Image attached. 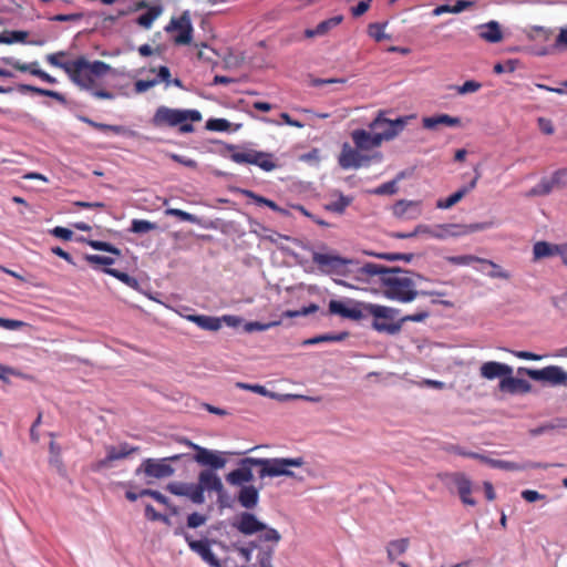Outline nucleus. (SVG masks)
I'll return each instance as SVG.
<instances>
[{"label": "nucleus", "mask_w": 567, "mask_h": 567, "mask_svg": "<svg viewBox=\"0 0 567 567\" xmlns=\"http://www.w3.org/2000/svg\"><path fill=\"white\" fill-rule=\"evenodd\" d=\"M230 526L244 536H257L234 551L239 556L243 567H274L272 558L281 540V534L276 528L268 526L252 512L235 514Z\"/></svg>", "instance_id": "1"}, {"label": "nucleus", "mask_w": 567, "mask_h": 567, "mask_svg": "<svg viewBox=\"0 0 567 567\" xmlns=\"http://www.w3.org/2000/svg\"><path fill=\"white\" fill-rule=\"evenodd\" d=\"M379 271L375 276L380 278L383 286L384 295L391 300L400 302H411L416 296H445L440 291H416L413 275L408 270L400 268H386L378 264Z\"/></svg>", "instance_id": "2"}, {"label": "nucleus", "mask_w": 567, "mask_h": 567, "mask_svg": "<svg viewBox=\"0 0 567 567\" xmlns=\"http://www.w3.org/2000/svg\"><path fill=\"white\" fill-rule=\"evenodd\" d=\"M378 271V264L365 262L361 265L354 259L343 258L338 266V270L333 274V280L340 286L355 288L357 284H368Z\"/></svg>", "instance_id": "3"}, {"label": "nucleus", "mask_w": 567, "mask_h": 567, "mask_svg": "<svg viewBox=\"0 0 567 567\" xmlns=\"http://www.w3.org/2000/svg\"><path fill=\"white\" fill-rule=\"evenodd\" d=\"M215 144H219L218 152L221 155L237 164L256 165L265 172H270L276 168L274 156L270 153L257 151L245 145H228L217 141H215Z\"/></svg>", "instance_id": "4"}, {"label": "nucleus", "mask_w": 567, "mask_h": 567, "mask_svg": "<svg viewBox=\"0 0 567 567\" xmlns=\"http://www.w3.org/2000/svg\"><path fill=\"white\" fill-rule=\"evenodd\" d=\"M200 120L202 114L197 110H179L159 106L152 117V124L155 127L178 126L179 133L186 134L194 131V126L190 122H199Z\"/></svg>", "instance_id": "5"}, {"label": "nucleus", "mask_w": 567, "mask_h": 567, "mask_svg": "<svg viewBox=\"0 0 567 567\" xmlns=\"http://www.w3.org/2000/svg\"><path fill=\"white\" fill-rule=\"evenodd\" d=\"M166 489L173 495L187 497L194 504H203L205 492L213 491V468L202 471L197 483L172 482Z\"/></svg>", "instance_id": "6"}, {"label": "nucleus", "mask_w": 567, "mask_h": 567, "mask_svg": "<svg viewBox=\"0 0 567 567\" xmlns=\"http://www.w3.org/2000/svg\"><path fill=\"white\" fill-rule=\"evenodd\" d=\"M363 313L364 319L373 318L372 327L378 332L395 334L401 330V319L396 320L399 310L394 308L365 302Z\"/></svg>", "instance_id": "7"}, {"label": "nucleus", "mask_w": 567, "mask_h": 567, "mask_svg": "<svg viewBox=\"0 0 567 567\" xmlns=\"http://www.w3.org/2000/svg\"><path fill=\"white\" fill-rule=\"evenodd\" d=\"M260 467L258 475L260 478L288 476L296 478V475L290 467H301L305 464L302 457H274V458H257L254 461Z\"/></svg>", "instance_id": "8"}, {"label": "nucleus", "mask_w": 567, "mask_h": 567, "mask_svg": "<svg viewBox=\"0 0 567 567\" xmlns=\"http://www.w3.org/2000/svg\"><path fill=\"white\" fill-rule=\"evenodd\" d=\"M111 65L103 61H87L84 56L75 60V79L74 84L83 90H92L94 80L92 75L101 78L111 71Z\"/></svg>", "instance_id": "9"}, {"label": "nucleus", "mask_w": 567, "mask_h": 567, "mask_svg": "<svg viewBox=\"0 0 567 567\" xmlns=\"http://www.w3.org/2000/svg\"><path fill=\"white\" fill-rule=\"evenodd\" d=\"M185 454L183 453L163 458H145L135 470V475L144 474L146 477L157 480L171 477L175 473L171 463L182 460Z\"/></svg>", "instance_id": "10"}, {"label": "nucleus", "mask_w": 567, "mask_h": 567, "mask_svg": "<svg viewBox=\"0 0 567 567\" xmlns=\"http://www.w3.org/2000/svg\"><path fill=\"white\" fill-rule=\"evenodd\" d=\"M519 374H526L535 381H544L550 385L567 384V372L558 365H548L543 369L518 368Z\"/></svg>", "instance_id": "11"}, {"label": "nucleus", "mask_w": 567, "mask_h": 567, "mask_svg": "<svg viewBox=\"0 0 567 567\" xmlns=\"http://www.w3.org/2000/svg\"><path fill=\"white\" fill-rule=\"evenodd\" d=\"M364 306L365 302L354 299H347L346 301L332 299L329 301L328 311L329 315L359 321L364 319Z\"/></svg>", "instance_id": "12"}, {"label": "nucleus", "mask_w": 567, "mask_h": 567, "mask_svg": "<svg viewBox=\"0 0 567 567\" xmlns=\"http://www.w3.org/2000/svg\"><path fill=\"white\" fill-rule=\"evenodd\" d=\"M140 447L131 446L128 443H122L117 447L113 445L106 446V456L99 460L92 465L94 472H101L113 466L114 461L123 460L131 454L137 452Z\"/></svg>", "instance_id": "13"}, {"label": "nucleus", "mask_w": 567, "mask_h": 567, "mask_svg": "<svg viewBox=\"0 0 567 567\" xmlns=\"http://www.w3.org/2000/svg\"><path fill=\"white\" fill-rule=\"evenodd\" d=\"M256 457H245L237 462L238 467L226 475V482L233 486H244L254 480L252 467L257 466Z\"/></svg>", "instance_id": "14"}, {"label": "nucleus", "mask_w": 567, "mask_h": 567, "mask_svg": "<svg viewBox=\"0 0 567 567\" xmlns=\"http://www.w3.org/2000/svg\"><path fill=\"white\" fill-rule=\"evenodd\" d=\"M440 478L442 481L447 480L456 486L458 496L464 505H467V506L476 505V501L471 496L472 491H473L472 482L464 473H461V472L445 473V474H441Z\"/></svg>", "instance_id": "15"}, {"label": "nucleus", "mask_w": 567, "mask_h": 567, "mask_svg": "<svg viewBox=\"0 0 567 567\" xmlns=\"http://www.w3.org/2000/svg\"><path fill=\"white\" fill-rule=\"evenodd\" d=\"M174 535L183 536L189 548L198 554L204 561H206L209 566H213V551L210 549V542L207 538L204 539H194L189 533H187L183 525H178L174 529Z\"/></svg>", "instance_id": "16"}, {"label": "nucleus", "mask_w": 567, "mask_h": 567, "mask_svg": "<svg viewBox=\"0 0 567 567\" xmlns=\"http://www.w3.org/2000/svg\"><path fill=\"white\" fill-rule=\"evenodd\" d=\"M393 138L392 134H381L377 135L374 132L373 134L364 131V130H357L352 133V140L355 144L358 150H371L374 147H379L383 141H390Z\"/></svg>", "instance_id": "17"}, {"label": "nucleus", "mask_w": 567, "mask_h": 567, "mask_svg": "<svg viewBox=\"0 0 567 567\" xmlns=\"http://www.w3.org/2000/svg\"><path fill=\"white\" fill-rule=\"evenodd\" d=\"M370 157L362 155L358 150L344 143L339 155L338 162L343 169L359 168L368 165Z\"/></svg>", "instance_id": "18"}, {"label": "nucleus", "mask_w": 567, "mask_h": 567, "mask_svg": "<svg viewBox=\"0 0 567 567\" xmlns=\"http://www.w3.org/2000/svg\"><path fill=\"white\" fill-rule=\"evenodd\" d=\"M406 121L402 117L394 121L383 117L382 114L378 115L372 123L370 128L377 134H392L393 138L404 128Z\"/></svg>", "instance_id": "19"}, {"label": "nucleus", "mask_w": 567, "mask_h": 567, "mask_svg": "<svg viewBox=\"0 0 567 567\" xmlns=\"http://www.w3.org/2000/svg\"><path fill=\"white\" fill-rule=\"evenodd\" d=\"M179 30V34L175 38L177 44H189L192 41V24L187 13H184L181 18H173L169 23L165 27L166 32H173Z\"/></svg>", "instance_id": "20"}, {"label": "nucleus", "mask_w": 567, "mask_h": 567, "mask_svg": "<svg viewBox=\"0 0 567 567\" xmlns=\"http://www.w3.org/2000/svg\"><path fill=\"white\" fill-rule=\"evenodd\" d=\"M392 213L400 219H416L422 214V203L420 200H398L393 207Z\"/></svg>", "instance_id": "21"}, {"label": "nucleus", "mask_w": 567, "mask_h": 567, "mask_svg": "<svg viewBox=\"0 0 567 567\" xmlns=\"http://www.w3.org/2000/svg\"><path fill=\"white\" fill-rule=\"evenodd\" d=\"M481 177V173L477 168H475V176L474 178L465 186L461 187L458 190L450 195L445 199H439L436 202V208L439 209H449L456 205L462 198L468 194L471 190H473L476 187V184Z\"/></svg>", "instance_id": "22"}, {"label": "nucleus", "mask_w": 567, "mask_h": 567, "mask_svg": "<svg viewBox=\"0 0 567 567\" xmlns=\"http://www.w3.org/2000/svg\"><path fill=\"white\" fill-rule=\"evenodd\" d=\"M480 374L486 380H494L497 378L502 380L503 378H507L508 374H513V368L497 361H487L481 365Z\"/></svg>", "instance_id": "23"}, {"label": "nucleus", "mask_w": 567, "mask_h": 567, "mask_svg": "<svg viewBox=\"0 0 567 567\" xmlns=\"http://www.w3.org/2000/svg\"><path fill=\"white\" fill-rule=\"evenodd\" d=\"M343 257L336 254H323L315 251L312 254V262L318 266V268L330 276L338 270V266L340 265Z\"/></svg>", "instance_id": "24"}, {"label": "nucleus", "mask_w": 567, "mask_h": 567, "mask_svg": "<svg viewBox=\"0 0 567 567\" xmlns=\"http://www.w3.org/2000/svg\"><path fill=\"white\" fill-rule=\"evenodd\" d=\"M498 388L502 392L511 394L529 393L532 391V384L528 381L514 378L512 374L503 378L498 383Z\"/></svg>", "instance_id": "25"}, {"label": "nucleus", "mask_w": 567, "mask_h": 567, "mask_svg": "<svg viewBox=\"0 0 567 567\" xmlns=\"http://www.w3.org/2000/svg\"><path fill=\"white\" fill-rule=\"evenodd\" d=\"M237 501L245 512H250L259 503V489L254 485H244L237 494Z\"/></svg>", "instance_id": "26"}, {"label": "nucleus", "mask_w": 567, "mask_h": 567, "mask_svg": "<svg viewBox=\"0 0 567 567\" xmlns=\"http://www.w3.org/2000/svg\"><path fill=\"white\" fill-rule=\"evenodd\" d=\"M76 117L79 121L86 123L91 127L102 131V132H112L113 134H116V135H128V136H133L135 134L134 131H131L130 128H127L126 126H123V125H112V124L95 122L85 115H78Z\"/></svg>", "instance_id": "27"}, {"label": "nucleus", "mask_w": 567, "mask_h": 567, "mask_svg": "<svg viewBox=\"0 0 567 567\" xmlns=\"http://www.w3.org/2000/svg\"><path fill=\"white\" fill-rule=\"evenodd\" d=\"M563 244H550L544 240L537 241L533 246L534 260H539L553 256H559L560 252H563Z\"/></svg>", "instance_id": "28"}, {"label": "nucleus", "mask_w": 567, "mask_h": 567, "mask_svg": "<svg viewBox=\"0 0 567 567\" xmlns=\"http://www.w3.org/2000/svg\"><path fill=\"white\" fill-rule=\"evenodd\" d=\"M183 442L196 451V454H185L183 458L187 461H195L200 465L207 466V468H213V451L200 447L188 440H184Z\"/></svg>", "instance_id": "29"}, {"label": "nucleus", "mask_w": 567, "mask_h": 567, "mask_svg": "<svg viewBox=\"0 0 567 567\" xmlns=\"http://www.w3.org/2000/svg\"><path fill=\"white\" fill-rule=\"evenodd\" d=\"M422 124H423V127L427 128V130H434L439 125L456 127V126L461 125V118L451 116L449 114H439L435 116L424 117L422 120Z\"/></svg>", "instance_id": "30"}, {"label": "nucleus", "mask_w": 567, "mask_h": 567, "mask_svg": "<svg viewBox=\"0 0 567 567\" xmlns=\"http://www.w3.org/2000/svg\"><path fill=\"white\" fill-rule=\"evenodd\" d=\"M343 20L342 16H336L327 20L321 21L313 29H307L305 35L307 38L322 37L327 34L331 29L338 27Z\"/></svg>", "instance_id": "31"}, {"label": "nucleus", "mask_w": 567, "mask_h": 567, "mask_svg": "<svg viewBox=\"0 0 567 567\" xmlns=\"http://www.w3.org/2000/svg\"><path fill=\"white\" fill-rule=\"evenodd\" d=\"M480 37L489 43H497L503 40V32L498 22L489 21L488 23L478 27Z\"/></svg>", "instance_id": "32"}, {"label": "nucleus", "mask_w": 567, "mask_h": 567, "mask_svg": "<svg viewBox=\"0 0 567 567\" xmlns=\"http://www.w3.org/2000/svg\"><path fill=\"white\" fill-rule=\"evenodd\" d=\"M65 52L60 51L58 53H50L45 56L47 61L55 66L62 69L71 79V81L74 83L76 81L75 79V60L72 62H61L59 60V56H64Z\"/></svg>", "instance_id": "33"}, {"label": "nucleus", "mask_w": 567, "mask_h": 567, "mask_svg": "<svg viewBox=\"0 0 567 567\" xmlns=\"http://www.w3.org/2000/svg\"><path fill=\"white\" fill-rule=\"evenodd\" d=\"M18 91L20 93H22V94L32 92V93H35L38 95L52 97V99L56 100L58 102H60L62 104L66 103L65 96L63 94H61L60 92H56V91H52V90H48V89H41V87L34 86V85H30V84H19L18 85Z\"/></svg>", "instance_id": "34"}, {"label": "nucleus", "mask_w": 567, "mask_h": 567, "mask_svg": "<svg viewBox=\"0 0 567 567\" xmlns=\"http://www.w3.org/2000/svg\"><path fill=\"white\" fill-rule=\"evenodd\" d=\"M410 546L409 538L394 539L386 545V555L390 561H394L396 557L403 555Z\"/></svg>", "instance_id": "35"}, {"label": "nucleus", "mask_w": 567, "mask_h": 567, "mask_svg": "<svg viewBox=\"0 0 567 567\" xmlns=\"http://www.w3.org/2000/svg\"><path fill=\"white\" fill-rule=\"evenodd\" d=\"M473 458L493 468H499V470H504V471H516L518 468V463L504 461V460L491 458L483 454L473 455Z\"/></svg>", "instance_id": "36"}, {"label": "nucleus", "mask_w": 567, "mask_h": 567, "mask_svg": "<svg viewBox=\"0 0 567 567\" xmlns=\"http://www.w3.org/2000/svg\"><path fill=\"white\" fill-rule=\"evenodd\" d=\"M145 9L147 11L136 19V23L144 29H151L154 21L162 14L163 8L161 6L148 4V8Z\"/></svg>", "instance_id": "37"}, {"label": "nucleus", "mask_w": 567, "mask_h": 567, "mask_svg": "<svg viewBox=\"0 0 567 567\" xmlns=\"http://www.w3.org/2000/svg\"><path fill=\"white\" fill-rule=\"evenodd\" d=\"M474 6V2L472 1H464L458 0L455 4H440L437 6L433 11L432 14L434 17L442 16L444 13H460L468 8H472Z\"/></svg>", "instance_id": "38"}, {"label": "nucleus", "mask_w": 567, "mask_h": 567, "mask_svg": "<svg viewBox=\"0 0 567 567\" xmlns=\"http://www.w3.org/2000/svg\"><path fill=\"white\" fill-rule=\"evenodd\" d=\"M239 548L238 546H234L227 550L226 556L216 557L215 556V567H243V563H239V556L234 551Z\"/></svg>", "instance_id": "39"}, {"label": "nucleus", "mask_w": 567, "mask_h": 567, "mask_svg": "<svg viewBox=\"0 0 567 567\" xmlns=\"http://www.w3.org/2000/svg\"><path fill=\"white\" fill-rule=\"evenodd\" d=\"M2 62L12 66L13 69L20 71V72H29L31 73L32 75H34V72L35 71H42L40 68H39V62L38 61H34V62H31V63H23L14 58H2Z\"/></svg>", "instance_id": "40"}, {"label": "nucleus", "mask_w": 567, "mask_h": 567, "mask_svg": "<svg viewBox=\"0 0 567 567\" xmlns=\"http://www.w3.org/2000/svg\"><path fill=\"white\" fill-rule=\"evenodd\" d=\"M103 271L116 279H118L120 281H122L123 284H125L127 287L130 288H133L135 290H138L140 288V282L136 278L130 276L126 272H123V271H120L115 268H110V267H106L103 269Z\"/></svg>", "instance_id": "41"}, {"label": "nucleus", "mask_w": 567, "mask_h": 567, "mask_svg": "<svg viewBox=\"0 0 567 567\" xmlns=\"http://www.w3.org/2000/svg\"><path fill=\"white\" fill-rule=\"evenodd\" d=\"M352 203V197L344 196L343 194H340L338 198L333 202H330L326 205L327 210L337 213V214H343L347 207H349Z\"/></svg>", "instance_id": "42"}, {"label": "nucleus", "mask_w": 567, "mask_h": 567, "mask_svg": "<svg viewBox=\"0 0 567 567\" xmlns=\"http://www.w3.org/2000/svg\"><path fill=\"white\" fill-rule=\"evenodd\" d=\"M215 55L218 59H220V61L215 60V66L218 65L219 63H221L225 68H233V66H237L240 62L239 56L234 54L228 49L224 53H220L217 50H215Z\"/></svg>", "instance_id": "43"}, {"label": "nucleus", "mask_w": 567, "mask_h": 567, "mask_svg": "<svg viewBox=\"0 0 567 567\" xmlns=\"http://www.w3.org/2000/svg\"><path fill=\"white\" fill-rule=\"evenodd\" d=\"M347 336H348L347 332H341L339 334L327 333V334H321V336H317L315 338L308 339L303 343L305 344H318L320 342L342 341L347 338Z\"/></svg>", "instance_id": "44"}, {"label": "nucleus", "mask_w": 567, "mask_h": 567, "mask_svg": "<svg viewBox=\"0 0 567 567\" xmlns=\"http://www.w3.org/2000/svg\"><path fill=\"white\" fill-rule=\"evenodd\" d=\"M157 225L145 219H133L130 230L135 234H146L151 230H155Z\"/></svg>", "instance_id": "45"}, {"label": "nucleus", "mask_w": 567, "mask_h": 567, "mask_svg": "<svg viewBox=\"0 0 567 567\" xmlns=\"http://www.w3.org/2000/svg\"><path fill=\"white\" fill-rule=\"evenodd\" d=\"M553 182L547 178H543L537 185H535L528 193L529 196H544L548 195L551 190Z\"/></svg>", "instance_id": "46"}, {"label": "nucleus", "mask_w": 567, "mask_h": 567, "mask_svg": "<svg viewBox=\"0 0 567 567\" xmlns=\"http://www.w3.org/2000/svg\"><path fill=\"white\" fill-rule=\"evenodd\" d=\"M189 321L195 322L199 328L213 331V317L204 315H189L186 317Z\"/></svg>", "instance_id": "47"}, {"label": "nucleus", "mask_w": 567, "mask_h": 567, "mask_svg": "<svg viewBox=\"0 0 567 567\" xmlns=\"http://www.w3.org/2000/svg\"><path fill=\"white\" fill-rule=\"evenodd\" d=\"M447 261L456 266H468L473 262H481L483 258L473 255L452 256L447 258Z\"/></svg>", "instance_id": "48"}, {"label": "nucleus", "mask_w": 567, "mask_h": 567, "mask_svg": "<svg viewBox=\"0 0 567 567\" xmlns=\"http://www.w3.org/2000/svg\"><path fill=\"white\" fill-rule=\"evenodd\" d=\"M482 264H486L488 266L492 267V270L489 272H487V276L491 277V278H501V279H509L511 278V275L508 271L502 269L497 264H495L494 261L492 260H488V259H484L483 258V261Z\"/></svg>", "instance_id": "49"}, {"label": "nucleus", "mask_w": 567, "mask_h": 567, "mask_svg": "<svg viewBox=\"0 0 567 567\" xmlns=\"http://www.w3.org/2000/svg\"><path fill=\"white\" fill-rule=\"evenodd\" d=\"M278 324H280V321H270L267 323H261L258 321H250V322H246L244 324V331H246V332L265 331V330H268Z\"/></svg>", "instance_id": "50"}, {"label": "nucleus", "mask_w": 567, "mask_h": 567, "mask_svg": "<svg viewBox=\"0 0 567 567\" xmlns=\"http://www.w3.org/2000/svg\"><path fill=\"white\" fill-rule=\"evenodd\" d=\"M145 8H148V2L145 1V0H140V1H135V2L130 3L125 8L117 9V11H118V16H121V18H122V17H126V16H130L132 13H135V12H137L140 10H144Z\"/></svg>", "instance_id": "51"}, {"label": "nucleus", "mask_w": 567, "mask_h": 567, "mask_svg": "<svg viewBox=\"0 0 567 567\" xmlns=\"http://www.w3.org/2000/svg\"><path fill=\"white\" fill-rule=\"evenodd\" d=\"M221 322L226 323L228 327L238 328L243 323V320L236 316L215 318V331L220 328Z\"/></svg>", "instance_id": "52"}, {"label": "nucleus", "mask_w": 567, "mask_h": 567, "mask_svg": "<svg viewBox=\"0 0 567 567\" xmlns=\"http://www.w3.org/2000/svg\"><path fill=\"white\" fill-rule=\"evenodd\" d=\"M368 33L375 41L380 42L389 37L384 33V25L381 23H371L368 29Z\"/></svg>", "instance_id": "53"}, {"label": "nucleus", "mask_w": 567, "mask_h": 567, "mask_svg": "<svg viewBox=\"0 0 567 567\" xmlns=\"http://www.w3.org/2000/svg\"><path fill=\"white\" fill-rule=\"evenodd\" d=\"M240 124H233L225 118H215V132H236Z\"/></svg>", "instance_id": "54"}, {"label": "nucleus", "mask_w": 567, "mask_h": 567, "mask_svg": "<svg viewBox=\"0 0 567 567\" xmlns=\"http://www.w3.org/2000/svg\"><path fill=\"white\" fill-rule=\"evenodd\" d=\"M215 493H217V495H218V503H219L220 507H229L230 506V498L226 497L224 495L223 483H221L220 478H218L216 475H215Z\"/></svg>", "instance_id": "55"}, {"label": "nucleus", "mask_w": 567, "mask_h": 567, "mask_svg": "<svg viewBox=\"0 0 567 567\" xmlns=\"http://www.w3.org/2000/svg\"><path fill=\"white\" fill-rule=\"evenodd\" d=\"M482 87V84L480 82H476L474 80L465 81L462 85L456 87V91L458 94L464 95L468 93L477 92Z\"/></svg>", "instance_id": "56"}, {"label": "nucleus", "mask_w": 567, "mask_h": 567, "mask_svg": "<svg viewBox=\"0 0 567 567\" xmlns=\"http://www.w3.org/2000/svg\"><path fill=\"white\" fill-rule=\"evenodd\" d=\"M398 192L396 181H390L378 186L373 193L377 195H393Z\"/></svg>", "instance_id": "57"}, {"label": "nucleus", "mask_w": 567, "mask_h": 567, "mask_svg": "<svg viewBox=\"0 0 567 567\" xmlns=\"http://www.w3.org/2000/svg\"><path fill=\"white\" fill-rule=\"evenodd\" d=\"M84 259L91 265L111 266L115 262L112 257L101 255H85Z\"/></svg>", "instance_id": "58"}, {"label": "nucleus", "mask_w": 567, "mask_h": 567, "mask_svg": "<svg viewBox=\"0 0 567 567\" xmlns=\"http://www.w3.org/2000/svg\"><path fill=\"white\" fill-rule=\"evenodd\" d=\"M206 520L207 517L205 515L195 512L187 516L186 525L188 528H197L205 524Z\"/></svg>", "instance_id": "59"}, {"label": "nucleus", "mask_w": 567, "mask_h": 567, "mask_svg": "<svg viewBox=\"0 0 567 567\" xmlns=\"http://www.w3.org/2000/svg\"><path fill=\"white\" fill-rule=\"evenodd\" d=\"M27 326H28V323L24 321L14 320V319H6V318L0 317V327L4 328L7 330H18V329H21Z\"/></svg>", "instance_id": "60"}, {"label": "nucleus", "mask_w": 567, "mask_h": 567, "mask_svg": "<svg viewBox=\"0 0 567 567\" xmlns=\"http://www.w3.org/2000/svg\"><path fill=\"white\" fill-rule=\"evenodd\" d=\"M166 214L171 215V216H176L183 221L195 223L197 219L195 215H192L187 212H184V210L177 209V208H168V209H166Z\"/></svg>", "instance_id": "61"}, {"label": "nucleus", "mask_w": 567, "mask_h": 567, "mask_svg": "<svg viewBox=\"0 0 567 567\" xmlns=\"http://www.w3.org/2000/svg\"><path fill=\"white\" fill-rule=\"evenodd\" d=\"M82 18H83L82 12L68 13V14L60 13V14H55V16L51 17L50 20L56 21V22H73V21H79Z\"/></svg>", "instance_id": "62"}, {"label": "nucleus", "mask_w": 567, "mask_h": 567, "mask_svg": "<svg viewBox=\"0 0 567 567\" xmlns=\"http://www.w3.org/2000/svg\"><path fill=\"white\" fill-rule=\"evenodd\" d=\"M154 81H157V84L161 82H164L166 86L171 85V71L167 66L161 65L157 70L156 78L153 79Z\"/></svg>", "instance_id": "63"}, {"label": "nucleus", "mask_w": 567, "mask_h": 567, "mask_svg": "<svg viewBox=\"0 0 567 567\" xmlns=\"http://www.w3.org/2000/svg\"><path fill=\"white\" fill-rule=\"evenodd\" d=\"M555 49H567V27L561 28L554 43Z\"/></svg>", "instance_id": "64"}]
</instances>
